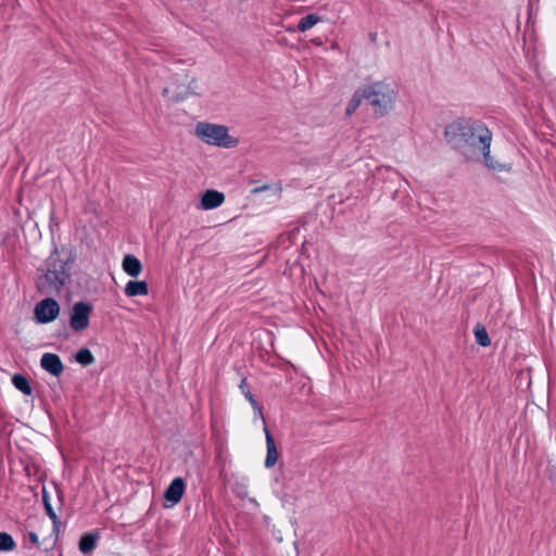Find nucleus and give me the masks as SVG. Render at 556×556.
<instances>
[{"label": "nucleus", "instance_id": "1", "mask_svg": "<svg viewBox=\"0 0 556 556\" xmlns=\"http://www.w3.org/2000/svg\"><path fill=\"white\" fill-rule=\"evenodd\" d=\"M444 137L466 162L477 163L480 151L492 141V131L479 119L458 118L446 125Z\"/></svg>", "mask_w": 556, "mask_h": 556}, {"label": "nucleus", "instance_id": "2", "mask_svg": "<svg viewBox=\"0 0 556 556\" xmlns=\"http://www.w3.org/2000/svg\"><path fill=\"white\" fill-rule=\"evenodd\" d=\"M60 249L54 242L48 257L36 269L35 287L38 293L43 295H59L63 288L71 281L72 264L75 261L73 250L65 260L61 257Z\"/></svg>", "mask_w": 556, "mask_h": 556}, {"label": "nucleus", "instance_id": "3", "mask_svg": "<svg viewBox=\"0 0 556 556\" xmlns=\"http://www.w3.org/2000/svg\"><path fill=\"white\" fill-rule=\"evenodd\" d=\"M364 87L366 104L372 106L377 117L387 115L393 109L396 93L391 85L383 81H375Z\"/></svg>", "mask_w": 556, "mask_h": 556}, {"label": "nucleus", "instance_id": "4", "mask_svg": "<svg viewBox=\"0 0 556 556\" xmlns=\"http://www.w3.org/2000/svg\"><path fill=\"white\" fill-rule=\"evenodd\" d=\"M195 132L202 141L211 146L233 148L238 143V140L229 135L228 128L224 125L200 122L195 127Z\"/></svg>", "mask_w": 556, "mask_h": 556}, {"label": "nucleus", "instance_id": "5", "mask_svg": "<svg viewBox=\"0 0 556 556\" xmlns=\"http://www.w3.org/2000/svg\"><path fill=\"white\" fill-rule=\"evenodd\" d=\"M60 311L59 302L52 295H47L35 305L34 319L37 324H49L58 318Z\"/></svg>", "mask_w": 556, "mask_h": 556}, {"label": "nucleus", "instance_id": "6", "mask_svg": "<svg viewBox=\"0 0 556 556\" xmlns=\"http://www.w3.org/2000/svg\"><path fill=\"white\" fill-rule=\"evenodd\" d=\"M92 311L93 306L89 302L78 301L74 303L70 315V327L77 332L87 329Z\"/></svg>", "mask_w": 556, "mask_h": 556}, {"label": "nucleus", "instance_id": "7", "mask_svg": "<svg viewBox=\"0 0 556 556\" xmlns=\"http://www.w3.org/2000/svg\"><path fill=\"white\" fill-rule=\"evenodd\" d=\"M40 366L43 370L54 377H60L64 370L61 357L54 353H45L41 356Z\"/></svg>", "mask_w": 556, "mask_h": 556}, {"label": "nucleus", "instance_id": "8", "mask_svg": "<svg viewBox=\"0 0 556 556\" xmlns=\"http://www.w3.org/2000/svg\"><path fill=\"white\" fill-rule=\"evenodd\" d=\"M490 146L491 142H488L486 149H482L480 151L477 163L483 162V164L489 169H492L494 172H509L511 169V165L495 161L494 157L491 155Z\"/></svg>", "mask_w": 556, "mask_h": 556}, {"label": "nucleus", "instance_id": "9", "mask_svg": "<svg viewBox=\"0 0 556 556\" xmlns=\"http://www.w3.org/2000/svg\"><path fill=\"white\" fill-rule=\"evenodd\" d=\"M225 201V194L215 189H207L201 195V208L208 211L220 206Z\"/></svg>", "mask_w": 556, "mask_h": 556}, {"label": "nucleus", "instance_id": "10", "mask_svg": "<svg viewBox=\"0 0 556 556\" xmlns=\"http://www.w3.org/2000/svg\"><path fill=\"white\" fill-rule=\"evenodd\" d=\"M186 483L182 478H175L164 493V498L172 505L180 502L185 493Z\"/></svg>", "mask_w": 556, "mask_h": 556}, {"label": "nucleus", "instance_id": "11", "mask_svg": "<svg viewBox=\"0 0 556 556\" xmlns=\"http://www.w3.org/2000/svg\"><path fill=\"white\" fill-rule=\"evenodd\" d=\"M263 426H264V432L266 435V445H267V455L265 458V466L267 468H270L276 464V462L278 459V452L276 448L275 440L268 430L266 419H263Z\"/></svg>", "mask_w": 556, "mask_h": 556}, {"label": "nucleus", "instance_id": "12", "mask_svg": "<svg viewBox=\"0 0 556 556\" xmlns=\"http://www.w3.org/2000/svg\"><path fill=\"white\" fill-rule=\"evenodd\" d=\"M122 268L128 276L137 278L142 271V264L137 256L125 254L122 261Z\"/></svg>", "mask_w": 556, "mask_h": 556}, {"label": "nucleus", "instance_id": "13", "mask_svg": "<svg viewBox=\"0 0 556 556\" xmlns=\"http://www.w3.org/2000/svg\"><path fill=\"white\" fill-rule=\"evenodd\" d=\"M239 388L241 390V393L244 395V397L250 402V404L253 407L254 417H264L263 414V406L257 402L255 396L253 395L251 391V387L247 381L245 377L241 378Z\"/></svg>", "mask_w": 556, "mask_h": 556}, {"label": "nucleus", "instance_id": "14", "mask_svg": "<svg viewBox=\"0 0 556 556\" xmlns=\"http://www.w3.org/2000/svg\"><path fill=\"white\" fill-rule=\"evenodd\" d=\"M128 298L149 294V285L146 280H129L124 289Z\"/></svg>", "mask_w": 556, "mask_h": 556}, {"label": "nucleus", "instance_id": "15", "mask_svg": "<svg viewBox=\"0 0 556 556\" xmlns=\"http://www.w3.org/2000/svg\"><path fill=\"white\" fill-rule=\"evenodd\" d=\"M364 101L366 102V91H365V87H362V88H358L353 93L351 100L349 101V103L346 105L345 115L351 116L352 114H354Z\"/></svg>", "mask_w": 556, "mask_h": 556}, {"label": "nucleus", "instance_id": "16", "mask_svg": "<svg viewBox=\"0 0 556 556\" xmlns=\"http://www.w3.org/2000/svg\"><path fill=\"white\" fill-rule=\"evenodd\" d=\"M11 380L12 384L23 394L30 395L33 393V388L29 383L28 378L25 375L14 374Z\"/></svg>", "mask_w": 556, "mask_h": 556}, {"label": "nucleus", "instance_id": "17", "mask_svg": "<svg viewBox=\"0 0 556 556\" xmlns=\"http://www.w3.org/2000/svg\"><path fill=\"white\" fill-rule=\"evenodd\" d=\"M98 536L92 533H85L79 540V551L84 554L91 553L97 546Z\"/></svg>", "mask_w": 556, "mask_h": 556}, {"label": "nucleus", "instance_id": "18", "mask_svg": "<svg viewBox=\"0 0 556 556\" xmlns=\"http://www.w3.org/2000/svg\"><path fill=\"white\" fill-rule=\"evenodd\" d=\"M476 342L483 348H486L491 344V339L488 334V331L484 326L478 324L473 329Z\"/></svg>", "mask_w": 556, "mask_h": 556}, {"label": "nucleus", "instance_id": "19", "mask_svg": "<svg viewBox=\"0 0 556 556\" xmlns=\"http://www.w3.org/2000/svg\"><path fill=\"white\" fill-rule=\"evenodd\" d=\"M320 21V17L316 14H307L303 16L298 23V30L304 33L311 29Z\"/></svg>", "mask_w": 556, "mask_h": 556}, {"label": "nucleus", "instance_id": "20", "mask_svg": "<svg viewBox=\"0 0 556 556\" xmlns=\"http://www.w3.org/2000/svg\"><path fill=\"white\" fill-rule=\"evenodd\" d=\"M75 361L81 366H89L94 363V356L87 348H81L75 354Z\"/></svg>", "mask_w": 556, "mask_h": 556}, {"label": "nucleus", "instance_id": "21", "mask_svg": "<svg viewBox=\"0 0 556 556\" xmlns=\"http://www.w3.org/2000/svg\"><path fill=\"white\" fill-rule=\"evenodd\" d=\"M16 547V543L11 534L0 532V552H12Z\"/></svg>", "mask_w": 556, "mask_h": 556}, {"label": "nucleus", "instance_id": "22", "mask_svg": "<svg viewBox=\"0 0 556 556\" xmlns=\"http://www.w3.org/2000/svg\"><path fill=\"white\" fill-rule=\"evenodd\" d=\"M197 94L195 91L191 90V84L184 91H179L173 94L172 99L174 102H181L187 99L189 96Z\"/></svg>", "mask_w": 556, "mask_h": 556}, {"label": "nucleus", "instance_id": "23", "mask_svg": "<svg viewBox=\"0 0 556 556\" xmlns=\"http://www.w3.org/2000/svg\"><path fill=\"white\" fill-rule=\"evenodd\" d=\"M43 504H45L47 515L55 522L56 514L54 513L51 504L49 503L46 492H43Z\"/></svg>", "mask_w": 556, "mask_h": 556}, {"label": "nucleus", "instance_id": "24", "mask_svg": "<svg viewBox=\"0 0 556 556\" xmlns=\"http://www.w3.org/2000/svg\"><path fill=\"white\" fill-rule=\"evenodd\" d=\"M539 409H540V407L536 406L535 404H527L526 414L530 413L531 415H534L535 410H539Z\"/></svg>", "mask_w": 556, "mask_h": 556}, {"label": "nucleus", "instance_id": "25", "mask_svg": "<svg viewBox=\"0 0 556 556\" xmlns=\"http://www.w3.org/2000/svg\"><path fill=\"white\" fill-rule=\"evenodd\" d=\"M28 539L34 545L39 546V538L35 532H29Z\"/></svg>", "mask_w": 556, "mask_h": 556}, {"label": "nucleus", "instance_id": "26", "mask_svg": "<svg viewBox=\"0 0 556 556\" xmlns=\"http://www.w3.org/2000/svg\"><path fill=\"white\" fill-rule=\"evenodd\" d=\"M267 189H269V186L268 185H263V186L255 187L254 189H252V193H260V192H263V191H265Z\"/></svg>", "mask_w": 556, "mask_h": 556}, {"label": "nucleus", "instance_id": "27", "mask_svg": "<svg viewBox=\"0 0 556 556\" xmlns=\"http://www.w3.org/2000/svg\"><path fill=\"white\" fill-rule=\"evenodd\" d=\"M189 84H191V90L195 91L194 88L197 85V80L193 78V79H191V81Z\"/></svg>", "mask_w": 556, "mask_h": 556}]
</instances>
